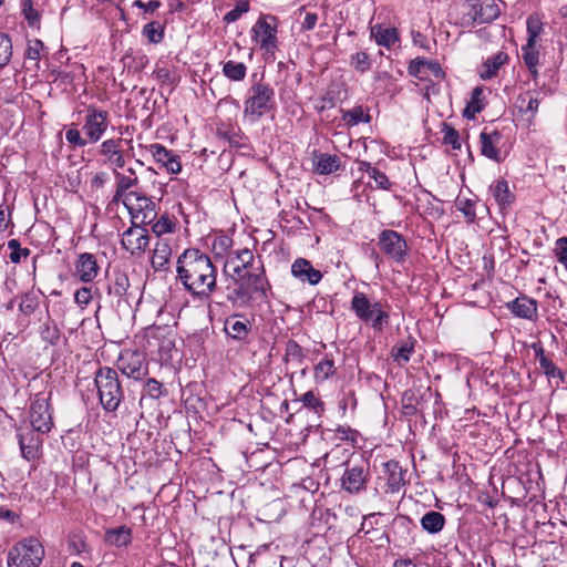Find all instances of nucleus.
Returning <instances> with one entry per match:
<instances>
[{
	"mask_svg": "<svg viewBox=\"0 0 567 567\" xmlns=\"http://www.w3.org/2000/svg\"><path fill=\"white\" fill-rule=\"evenodd\" d=\"M177 279L194 297L208 299L217 289V268L210 257L197 248H188L177 258Z\"/></svg>",
	"mask_w": 567,
	"mask_h": 567,
	"instance_id": "1",
	"label": "nucleus"
},
{
	"mask_svg": "<svg viewBox=\"0 0 567 567\" xmlns=\"http://www.w3.org/2000/svg\"><path fill=\"white\" fill-rule=\"evenodd\" d=\"M94 383L103 409L107 412L116 411L124 398L116 371L107 367L100 368L95 373Z\"/></svg>",
	"mask_w": 567,
	"mask_h": 567,
	"instance_id": "2",
	"label": "nucleus"
},
{
	"mask_svg": "<svg viewBox=\"0 0 567 567\" xmlns=\"http://www.w3.org/2000/svg\"><path fill=\"white\" fill-rule=\"evenodd\" d=\"M350 309L358 319L370 323L374 330L381 331L389 322V313L383 310L381 302H372L364 292H354L350 302Z\"/></svg>",
	"mask_w": 567,
	"mask_h": 567,
	"instance_id": "3",
	"label": "nucleus"
},
{
	"mask_svg": "<svg viewBox=\"0 0 567 567\" xmlns=\"http://www.w3.org/2000/svg\"><path fill=\"white\" fill-rule=\"evenodd\" d=\"M274 105V89L267 83L258 82L252 84L248 91V99L244 104V114L256 121L269 112Z\"/></svg>",
	"mask_w": 567,
	"mask_h": 567,
	"instance_id": "4",
	"label": "nucleus"
},
{
	"mask_svg": "<svg viewBox=\"0 0 567 567\" xmlns=\"http://www.w3.org/2000/svg\"><path fill=\"white\" fill-rule=\"evenodd\" d=\"M44 557V548L35 538L17 543L8 553V567H39Z\"/></svg>",
	"mask_w": 567,
	"mask_h": 567,
	"instance_id": "5",
	"label": "nucleus"
},
{
	"mask_svg": "<svg viewBox=\"0 0 567 567\" xmlns=\"http://www.w3.org/2000/svg\"><path fill=\"white\" fill-rule=\"evenodd\" d=\"M463 10L462 24L466 27L489 23L499 16L498 6L494 0H467L463 4Z\"/></svg>",
	"mask_w": 567,
	"mask_h": 567,
	"instance_id": "6",
	"label": "nucleus"
},
{
	"mask_svg": "<svg viewBox=\"0 0 567 567\" xmlns=\"http://www.w3.org/2000/svg\"><path fill=\"white\" fill-rule=\"evenodd\" d=\"M50 393H38L30 406V424L38 433H49L53 426L52 413L49 404Z\"/></svg>",
	"mask_w": 567,
	"mask_h": 567,
	"instance_id": "7",
	"label": "nucleus"
},
{
	"mask_svg": "<svg viewBox=\"0 0 567 567\" xmlns=\"http://www.w3.org/2000/svg\"><path fill=\"white\" fill-rule=\"evenodd\" d=\"M118 370L136 381L148 374V365L144 353L137 351H124L117 360Z\"/></svg>",
	"mask_w": 567,
	"mask_h": 567,
	"instance_id": "8",
	"label": "nucleus"
},
{
	"mask_svg": "<svg viewBox=\"0 0 567 567\" xmlns=\"http://www.w3.org/2000/svg\"><path fill=\"white\" fill-rule=\"evenodd\" d=\"M109 125V113L104 110L90 105L83 124V132L90 143H96L101 140Z\"/></svg>",
	"mask_w": 567,
	"mask_h": 567,
	"instance_id": "9",
	"label": "nucleus"
},
{
	"mask_svg": "<svg viewBox=\"0 0 567 567\" xmlns=\"http://www.w3.org/2000/svg\"><path fill=\"white\" fill-rule=\"evenodd\" d=\"M382 251L396 262L404 261L408 252V244L404 237L391 229L382 230L378 238Z\"/></svg>",
	"mask_w": 567,
	"mask_h": 567,
	"instance_id": "10",
	"label": "nucleus"
},
{
	"mask_svg": "<svg viewBox=\"0 0 567 567\" xmlns=\"http://www.w3.org/2000/svg\"><path fill=\"white\" fill-rule=\"evenodd\" d=\"M123 204L130 210H137L133 218L137 219L141 215L142 224L151 223L156 216L154 202L136 190H131L123 199Z\"/></svg>",
	"mask_w": 567,
	"mask_h": 567,
	"instance_id": "11",
	"label": "nucleus"
},
{
	"mask_svg": "<svg viewBox=\"0 0 567 567\" xmlns=\"http://www.w3.org/2000/svg\"><path fill=\"white\" fill-rule=\"evenodd\" d=\"M121 243L123 248L132 256L140 257L150 244V236L145 228L133 225L123 233Z\"/></svg>",
	"mask_w": 567,
	"mask_h": 567,
	"instance_id": "12",
	"label": "nucleus"
},
{
	"mask_svg": "<svg viewBox=\"0 0 567 567\" xmlns=\"http://www.w3.org/2000/svg\"><path fill=\"white\" fill-rule=\"evenodd\" d=\"M369 480V470L363 465L348 466L342 475V487L351 493L357 494L365 488Z\"/></svg>",
	"mask_w": 567,
	"mask_h": 567,
	"instance_id": "13",
	"label": "nucleus"
},
{
	"mask_svg": "<svg viewBox=\"0 0 567 567\" xmlns=\"http://www.w3.org/2000/svg\"><path fill=\"white\" fill-rule=\"evenodd\" d=\"M34 432L33 430H28L25 432L21 431L18 434L21 455L27 461H34L40 455L42 440L40 435Z\"/></svg>",
	"mask_w": 567,
	"mask_h": 567,
	"instance_id": "14",
	"label": "nucleus"
},
{
	"mask_svg": "<svg viewBox=\"0 0 567 567\" xmlns=\"http://www.w3.org/2000/svg\"><path fill=\"white\" fill-rule=\"evenodd\" d=\"M383 468L386 480V493H398L406 483V471L394 460L383 463Z\"/></svg>",
	"mask_w": 567,
	"mask_h": 567,
	"instance_id": "15",
	"label": "nucleus"
},
{
	"mask_svg": "<svg viewBox=\"0 0 567 567\" xmlns=\"http://www.w3.org/2000/svg\"><path fill=\"white\" fill-rule=\"evenodd\" d=\"M224 330L231 339L243 341L248 337L251 323L243 315H231L225 320Z\"/></svg>",
	"mask_w": 567,
	"mask_h": 567,
	"instance_id": "16",
	"label": "nucleus"
},
{
	"mask_svg": "<svg viewBox=\"0 0 567 567\" xmlns=\"http://www.w3.org/2000/svg\"><path fill=\"white\" fill-rule=\"evenodd\" d=\"M306 359V351L299 343L292 339L288 340L285 346L284 361L287 368L298 369L302 375H306L308 367L303 365Z\"/></svg>",
	"mask_w": 567,
	"mask_h": 567,
	"instance_id": "17",
	"label": "nucleus"
},
{
	"mask_svg": "<svg viewBox=\"0 0 567 567\" xmlns=\"http://www.w3.org/2000/svg\"><path fill=\"white\" fill-rule=\"evenodd\" d=\"M291 274L295 278L309 285H317L322 278V274L315 269L311 262L305 258H298L293 261Z\"/></svg>",
	"mask_w": 567,
	"mask_h": 567,
	"instance_id": "18",
	"label": "nucleus"
},
{
	"mask_svg": "<svg viewBox=\"0 0 567 567\" xmlns=\"http://www.w3.org/2000/svg\"><path fill=\"white\" fill-rule=\"evenodd\" d=\"M150 152L152 153L154 159L162 164V166H164L168 173L177 174L181 172L182 164L179 162L178 155L173 154L161 144H152L150 146Z\"/></svg>",
	"mask_w": 567,
	"mask_h": 567,
	"instance_id": "19",
	"label": "nucleus"
},
{
	"mask_svg": "<svg viewBox=\"0 0 567 567\" xmlns=\"http://www.w3.org/2000/svg\"><path fill=\"white\" fill-rule=\"evenodd\" d=\"M99 266L94 255L83 252L79 256L75 264V275L83 282L93 281L99 274Z\"/></svg>",
	"mask_w": 567,
	"mask_h": 567,
	"instance_id": "20",
	"label": "nucleus"
},
{
	"mask_svg": "<svg viewBox=\"0 0 567 567\" xmlns=\"http://www.w3.org/2000/svg\"><path fill=\"white\" fill-rule=\"evenodd\" d=\"M254 38L260 47L267 51L276 48V28L270 25L265 19H259L252 28Z\"/></svg>",
	"mask_w": 567,
	"mask_h": 567,
	"instance_id": "21",
	"label": "nucleus"
},
{
	"mask_svg": "<svg viewBox=\"0 0 567 567\" xmlns=\"http://www.w3.org/2000/svg\"><path fill=\"white\" fill-rule=\"evenodd\" d=\"M100 154L105 156V164L114 166V169L122 168L125 165L124 156L118 150V141L116 140L104 141L101 144Z\"/></svg>",
	"mask_w": 567,
	"mask_h": 567,
	"instance_id": "22",
	"label": "nucleus"
},
{
	"mask_svg": "<svg viewBox=\"0 0 567 567\" xmlns=\"http://www.w3.org/2000/svg\"><path fill=\"white\" fill-rule=\"evenodd\" d=\"M501 134L499 132L495 131L492 134H487L485 132H482L480 135L481 138V153L486 156L487 158H491L493 161L499 162V150L497 148V144L501 141Z\"/></svg>",
	"mask_w": 567,
	"mask_h": 567,
	"instance_id": "23",
	"label": "nucleus"
},
{
	"mask_svg": "<svg viewBox=\"0 0 567 567\" xmlns=\"http://www.w3.org/2000/svg\"><path fill=\"white\" fill-rule=\"evenodd\" d=\"M172 248L165 240H158L155 245L152 256V267L155 271H164L167 269Z\"/></svg>",
	"mask_w": 567,
	"mask_h": 567,
	"instance_id": "24",
	"label": "nucleus"
},
{
	"mask_svg": "<svg viewBox=\"0 0 567 567\" xmlns=\"http://www.w3.org/2000/svg\"><path fill=\"white\" fill-rule=\"evenodd\" d=\"M512 312L524 319H532L537 311V303L534 299L526 296L516 298L508 305Z\"/></svg>",
	"mask_w": 567,
	"mask_h": 567,
	"instance_id": "25",
	"label": "nucleus"
},
{
	"mask_svg": "<svg viewBox=\"0 0 567 567\" xmlns=\"http://www.w3.org/2000/svg\"><path fill=\"white\" fill-rule=\"evenodd\" d=\"M114 176L116 181V190L112 202L117 204L121 200L123 202L124 198H126V195L130 193L127 192L130 188L138 184V178L136 176H126L117 172L116 169H114Z\"/></svg>",
	"mask_w": 567,
	"mask_h": 567,
	"instance_id": "26",
	"label": "nucleus"
},
{
	"mask_svg": "<svg viewBox=\"0 0 567 567\" xmlns=\"http://www.w3.org/2000/svg\"><path fill=\"white\" fill-rule=\"evenodd\" d=\"M340 167V158L337 155L321 153L315 157L313 169L318 174H331Z\"/></svg>",
	"mask_w": 567,
	"mask_h": 567,
	"instance_id": "27",
	"label": "nucleus"
},
{
	"mask_svg": "<svg viewBox=\"0 0 567 567\" xmlns=\"http://www.w3.org/2000/svg\"><path fill=\"white\" fill-rule=\"evenodd\" d=\"M104 540L111 546H126L132 540L131 528L126 526H120L117 528L107 529L104 535Z\"/></svg>",
	"mask_w": 567,
	"mask_h": 567,
	"instance_id": "28",
	"label": "nucleus"
},
{
	"mask_svg": "<svg viewBox=\"0 0 567 567\" xmlns=\"http://www.w3.org/2000/svg\"><path fill=\"white\" fill-rule=\"evenodd\" d=\"M445 525V517L440 512L430 511L421 518V526L430 534L440 533Z\"/></svg>",
	"mask_w": 567,
	"mask_h": 567,
	"instance_id": "29",
	"label": "nucleus"
},
{
	"mask_svg": "<svg viewBox=\"0 0 567 567\" xmlns=\"http://www.w3.org/2000/svg\"><path fill=\"white\" fill-rule=\"evenodd\" d=\"M489 190L501 207H505L514 200V195L511 193L505 179H498L493 183Z\"/></svg>",
	"mask_w": 567,
	"mask_h": 567,
	"instance_id": "30",
	"label": "nucleus"
},
{
	"mask_svg": "<svg viewBox=\"0 0 567 567\" xmlns=\"http://www.w3.org/2000/svg\"><path fill=\"white\" fill-rule=\"evenodd\" d=\"M371 35L379 45L391 47L398 41V32L394 28L384 29L381 25H374L371 29Z\"/></svg>",
	"mask_w": 567,
	"mask_h": 567,
	"instance_id": "31",
	"label": "nucleus"
},
{
	"mask_svg": "<svg viewBox=\"0 0 567 567\" xmlns=\"http://www.w3.org/2000/svg\"><path fill=\"white\" fill-rule=\"evenodd\" d=\"M507 54L504 52H498L493 58L487 59L483 64V69L480 73L483 80H489L496 75L499 68L506 62Z\"/></svg>",
	"mask_w": 567,
	"mask_h": 567,
	"instance_id": "32",
	"label": "nucleus"
},
{
	"mask_svg": "<svg viewBox=\"0 0 567 567\" xmlns=\"http://www.w3.org/2000/svg\"><path fill=\"white\" fill-rule=\"evenodd\" d=\"M128 287L130 280L127 275L123 271H114L109 284V293L116 297H123Z\"/></svg>",
	"mask_w": 567,
	"mask_h": 567,
	"instance_id": "33",
	"label": "nucleus"
},
{
	"mask_svg": "<svg viewBox=\"0 0 567 567\" xmlns=\"http://www.w3.org/2000/svg\"><path fill=\"white\" fill-rule=\"evenodd\" d=\"M237 285L227 296V300L233 305L244 306L247 305L252 299V293L249 291V288L245 286V282L236 280Z\"/></svg>",
	"mask_w": 567,
	"mask_h": 567,
	"instance_id": "34",
	"label": "nucleus"
},
{
	"mask_svg": "<svg viewBox=\"0 0 567 567\" xmlns=\"http://www.w3.org/2000/svg\"><path fill=\"white\" fill-rule=\"evenodd\" d=\"M336 373L334 362L326 357L313 368V378L316 383H321Z\"/></svg>",
	"mask_w": 567,
	"mask_h": 567,
	"instance_id": "35",
	"label": "nucleus"
},
{
	"mask_svg": "<svg viewBox=\"0 0 567 567\" xmlns=\"http://www.w3.org/2000/svg\"><path fill=\"white\" fill-rule=\"evenodd\" d=\"M535 45L536 44L527 42L522 48V58L533 76L537 75V65L539 62V52L536 50Z\"/></svg>",
	"mask_w": 567,
	"mask_h": 567,
	"instance_id": "36",
	"label": "nucleus"
},
{
	"mask_svg": "<svg viewBox=\"0 0 567 567\" xmlns=\"http://www.w3.org/2000/svg\"><path fill=\"white\" fill-rule=\"evenodd\" d=\"M483 90L480 86L473 89L471 100L464 109L463 116L466 118H474L476 113H480L484 105L482 102Z\"/></svg>",
	"mask_w": 567,
	"mask_h": 567,
	"instance_id": "37",
	"label": "nucleus"
},
{
	"mask_svg": "<svg viewBox=\"0 0 567 567\" xmlns=\"http://www.w3.org/2000/svg\"><path fill=\"white\" fill-rule=\"evenodd\" d=\"M223 73L231 81H241L247 73V66L241 62L229 60L223 65Z\"/></svg>",
	"mask_w": 567,
	"mask_h": 567,
	"instance_id": "38",
	"label": "nucleus"
},
{
	"mask_svg": "<svg viewBox=\"0 0 567 567\" xmlns=\"http://www.w3.org/2000/svg\"><path fill=\"white\" fill-rule=\"evenodd\" d=\"M265 280L262 271L256 272L248 270L241 281L245 282V286L249 288L251 293L260 292L265 296Z\"/></svg>",
	"mask_w": 567,
	"mask_h": 567,
	"instance_id": "39",
	"label": "nucleus"
},
{
	"mask_svg": "<svg viewBox=\"0 0 567 567\" xmlns=\"http://www.w3.org/2000/svg\"><path fill=\"white\" fill-rule=\"evenodd\" d=\"M533 348L545 373L549 377H561V371L545 355L543 347L534 344Z\"/></svg>",
	"mask_w": 567,
	"mask_h": 567,
	"instance_id": "40",
	"label": "nucleus"
},
{
	"mask_svg": "<svg viewBox=\"0 0 567 567\" xmlns=\"http://www.w3.org/2000/svg\"><path fill=\"white\" fill-rule=\"evenodd\" d=\"M414 351V343L411 341L395 344L392 348V355L399 365H403L410 360L411 353Z\"/></svg>",
	"mask_w": 567,
	"mask_h": 567,
	"instance_id": "41",
	"label": "nucleus"
},
{
	"mask_svg": "<svg viewBox=\"0 0 567 567\" xmlns=\"http://www.w3.org/2000/svg\"><path fill=\"white\" fill-rule=\"evenodd\" d=\"M22 14L27 20L29 27L39 28L41 21L40 12L34 8L32 0H23L22 3Z\"/></svg>",
	"mask_w": 567,
	"mask_h": 567,
	"instance_id": "42",
	"label": "nucleus"
},
{
	"mask_svg": "<svg viewBox=\"0 0 567 567\" xmlns=\"http://www.w3.org/2000/svg\"><path fill=\"white\" fill-rule=\"evenodd\" d=\"M342 120L349 125L354 126L361 122H369L370 116L364 114V111L361 106L353 107L343 113Z\"/></svg>",
	"mask_w": 567,
	"mask_h": 567,
	"instance_id": "43",
	"label": "nucleus"
},
{
	"mask_svg": "<svg viewBox=\"0 0 567 567\" xmlns=\"http://www.w3.org/2000/svg\"><path fill=\"white\" fill-rule=\"evenodd\" d=\"M299 401L305 408L311 409L317 414H321L324 411V403L316 396L313 391H308L301 395Z\"/></svg>",
	"mask_w": 567,
	"mask_h": 567,
	"instance_id": "44",
	"label": "nucleus"
},
{
	"mask_svg": "<svg viewBox=\"0 0 567 567\" xmlns=\"http://www.w3.org/2000/svg\"><path fill=\"white\" fill-rule=\"evenodd\" d=\"M228 256L247 269L254 268V254L247 248L230 251Z\"/></svg>",
	"mask_w": 567,
	"mask_h": 567,
	"instance_id": "45",
	"label": "nucleus"
},
{
	"mask_svg": "<svg viewBox=\"0 0 567 567\" xmlns=\"http://www.w3.org/2000/svg\"><path fill=\"white\" fill-rule=\"evenodd\" d=\"M518 107L523 112H536L539 106V100L536 95L530 94L529 92L525 94H520L517 99Z\"/></svg>",
	"mask_w": 567,
	"mask_h": 567,
	"instance_id": "46",
	"label": "nucleus"
},
{
	"mask_svg": "<svg viewBox=\"0 0 567 567\" xmlns=\"http://www.w3.org/2000/svg\"><path fill=\"white\" fill-rule=\"evenodd\" d=\"M456 208L464 214L470 223H473L476 218L475 214V202L470 198L457 197L455 202Z\"/></svg>",
	"mask_w": 567,
	"mask_h": 567,
	"instance_id": "47",
	"label": "nucleus"
},
{
	"mask_svg": "<svg viewBox=\"0 0 567 567\" xmlns=\"http://www.w3.org/2000/svg\"><path fill=\"white\" fill-rule=\"evenodd\" d=\"M249 269L243 267L239 265V262L235 261L233 258L227 256L224 271L231 275L234 277V280L241 281L244 277L246 276V272H248Z\"/></svg>",
	"mask_w": 567,
	"mask_h": 567,
	"instance_id": "48",
	"label": "nucleus"
},
{
	"mask_svg": "<svg viewBox=\"0 0 567 567\" xmlns=\"http://www.w3.org/2000/svg\"><path fill=\"white\" fill-rule=\"evenodd\" d=\"M543 29V22L537 16H529L527 19V33L528 39L527 42L530 44H536V40L540 34Z\"/></svg>",
	"mask_w": 567,
	"mask_h": 567,
	"instance_id": "49",
	"label": "nucleus"
},
{
	"mask_svg": "<svg viewBox=\"0 0 567 567\" xmlns=\"http://www.w3.org/2000/svg\"><path fill=\"white\" fill-rule=\"evenodd\" d=\"M12 56V43L10 38L0 33V68L6 66Z\"/></svg>",
	"mask_w": 567,
	"mask_h": 567,
	"instance_id": "50",
	"label": "nucleus"
},
{
	"mask_svg": "<svg viewBox=\"0 0 567 567\" xmlns=\"http://www.w3.org/2000/svg\"><path fill=\"white\" fill-rule=\"evenodd\" d=\"M143 34L152 43H159L163 39V30L159 24L155 22H150L143 28Z\"/></svg>",
	"mask_w": 567,
	"mask_h": 567,
	"instance_id": "51",
	"label": "nucleus"
},
{
	"mask_svg": "<svg viewBox=\"0 0 567 567\" xmlns=\"http://www.w3.org/2000/svg\"><path fill=\"white\" fill-rule=\"evenodd\" d=\"M174 228H175V224L166 215L158 218L157 221L152 226V230L157 236H161V235L167 234V233H173Z\"/></svg>",
	"mask_w": 567,
	"mask_h": 567,
	"instance_id": "52",
	"label": "nucleus"
},
{
	"mask_svg": "<svg viewBox=\"0 0 567 567\" xmlns=\"http://www.w3.org/2000/svg\"><path fill=\"white\" fill-rule=\"evenodd\" d=\"M443 142L447 145H451L453 150H460L461 148V142H460V135L456 130H454L452 126L444 124L443 126Z\"/></svg>",
	"mask_w": 567,
	"mask_h": 567,
	"instance_id": "53",
	"label": "nucleus"
},
{
	"mask_svg": "<svg viewBox=\"0 0 567 567\" xmlns=\"http://www.w3.org/2000/svg\"><path fill=\"white\" fill-rule=\"evenodd\" d=\"M8 247L11 249L10 260L14 264L20 262L22 257L27 258L30 255V250L21 248L17 239L9 240Z\"/></svg>",
	"mask_w": 567,
	"mask_h": 567,
	"instance_id": "54",
	"label": "nucleus"
},
{
	"mask_svg": "<svg viewBox=\"0 0 567 567\" xmlns=\"http://www.w3.org/2000/svg\"><path fill=\"white\" fill-rule=\"evenodd\" d=\"M44 44L41 40H32L28 44L27 49V58L29 60L39 61L41 58V51L43 50Z\"/></svg>",
	"mask_w": 567,
	"mask_h": 567,
	"instance_id": "55",
	"label": "nucleus"
},
{
	"mask_svg": "<svg viewBox=\"0 0 567 567\" xmlns=\"http://www.w3.org/2000/svg\"><path fill=\"white\" fill-rule=\"evenodd\" d=\"M354 68L360 72H365L370 69L371 62L370 58L365 52H357L352 56Z\"/></svg>",
	"mask_w": 567,
	"mask_h": 567,
	"instance_id": "56",
	"label": "nucleus"
},
{
	"mask_svg": "<svg viewBox=\"0 0 567 567\" xmlns=\"http://www.w3.org/2000/svg\"><path fill=\"white\" fill-rule=\"evenodd\" d=\"M38 307V301L34 297L30 295H23L21 297L19 309L24 315H31L34 312L35 308Z\"/></svg>",
	"mask_w": 567,
	"mask_h": 567,
	"instance_id": "57",
	"label": "nucleus"
},
{
	"mask_svg": "<svg viewBox=\"0 0 567 567\" xmlns=\"http://www.w3.org/2000/svg\"><path fill=\"white\" fill-rule=\"evenodd\" d=\"M369 176L374 181L378 188L385 190L391 188L392 184L389 181L388 176L378 168H375L374 171H370Z\"/></svg>",
	"mask_w": 567,
	"mask_h": 567,
	"instance_id": "58",
	"label": "nucleus"
},
{
	"mask_svg": "<svg viewBox=\"0 0 567 567\" xmlns=\"http://www.w3.org/2000/svg\"><path fill=\"white\" fill-rule=\"evenodd\" d=\"M424 59L417 58L411 61L409 65V73L420 80H425Z\"/></svg>",
	"mask_w": 567,
	"mask_h": 567,
	"instance_id": "59",
	"label": "nucleus"
},
{
	"mask_svg": "<svg viewBox=\"0 0 567 567\" xmlns=\"http://www.w3.org/2000/svg\"><path fill=\"white\" fill-rule=\"evenodd\" d=\"M65 138L69 143L80 147H84L87 143H90L87 137H82L80 131L76 128L68 130L65 133Z\"/></svg>",
	"mask_w": 567,
	"mask_h": 567,
	"instance_id": "60",
	"label": "nucleus"
},
{
	"mask_svg": "<svg viewBox=\"0 0 567 567\" xmlns=\"http://www.w3.org/2000/svg\"><path fill=\"white\" fill-rule=\"evenodd\" d=\"M249 10L248 3L243 2L238 3L233 10L227 12L224 17V20L227 22H235L240 18V16Z\"/></svg>",
	"mask_w": 567,
	"mask_h": 567,
	"instance_id": "61",
	"label": "nucleus"
},
{
	"mask_svg": "<svg viewBox=\"0 0 567 567\" xmlns=\"http://www.w3.org/2000/svg\"><path fill=\"white\" fill-rule=\"evenodd\" d=\"M423 65L425 66V76L429 74L433 75L435 79H441L444 76V72L439 62L424 59Z\"/></svg>",
	"mask_w": 567,
	"mask_h": 567,
	"instance_id": "62",
	"label": "nucleus"
},
{
	"mask_svg": "<svg viewBox=\"0 0 567 567\" xmlns=\"http://www.w3.org/2000/svg\"><path fill=\"white\" fill-rule=\"evenodd\" d=\"M92 299L91 288L83 287L75 291L74 300L79 306H86Z\"/></svg>",
	"mask_w": 567,
	"mask_h": 567,
	"instance_id": "63",
	"label": "nucleus"
},
{
	"mask_svg": "<svg viewBox=\"0 0 567 567\" xmlns=\"http://www.w3.org/2000/svg\"><path fill=\"white\" fill-rule=\"evenodd\" d=\"M555 255L560 262L567 256V237H560L556 241Z\"/></svg>",
	"mask_w": 567,
	"mask_h": 567,
	"instance_id": "64",
	"label": "nucleus"
}]
</instances>
